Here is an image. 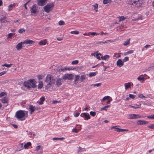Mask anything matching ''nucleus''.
<instances>
[{
  "label": "nucleus",
  "mask_w": 154,
  "mask_h": 154,
  "mask_svg": "<svg viewBox=\"0 0 154 154\" xmlns=\"http://www.w3.org/2000/svg\"><path fill=\"white\" fill-rule=\"evenodd\" d=\"M26 113L27 114L28 113V112L22 110H20L17 111L16 112L15 116L17 119H20V120H23L24 119H21L24 117Z\"/></svg>",
  "instance_id": "f257e3e1"
},
{
  "label": "nucleus",
  "mask_w": 154,
  "mask_h": 154,
  "mask_svg": "<svg viewBox=\"0 0 154 154\" xmlns=\"http://www.w3.org/2000/svg\"><path fill=\"white\" fill-rule=\"evenodd\" d=\"M55 81V78L50 74L47 75L45 79V82L47 83L54 84Z\"/></svg>",
  "instance_id": "f03ea898"
},
{
  "label": "nucleus",
  "mask_w": 154,
  "mask_h": 154,
  "mask_svg": "<svg viewBox=\"0 0 154 154\" xmlns=\"http://www.w3.org/2000/svg\"><path fill=\"white\" fill-rule=\"evenodd\" d=\"M125 2L130 5H133L134 6H136L137 5V7L140 5V1L139 0L135 1L134 0H125Z\"/></svg>",
  "instance_id": "7ed1b4c3"
},
{
  "label": "nucleus",
  "mask_w": 154,
  "mask_h": 154,
  "mask_svg": "<svg viewBox=\"0 0 154 154\" xmlns=\"http://www.w3.org/2000/svg\"><path fill=\"white\" fill-rule=\"evenodd\" d=\"M54 6V4L53 3L48 4L44 7V9L45 12L49 13L52 10Z\"/></svg>",
  "instance_id": "20e7f679"
},
{
  "label": "nucleus",
  "mask_w": 154,
  "mask_h": 154,
  "mask_svg": "<svg viewBox=\"0 0 154 154\" xmlns=\"http://www.w3.org/2000/svg\"><path fill=\"white\" fill-rule=\"evenodd\" d=\"M58 72H65L67 70H70L72 69L71 67H63L61 66H59L57 69Z\"/></svg>",
  "instance_id": "39448f33"
},
{
  "label": "nucleus",
  "mask_w": 154,
  "mask_h": 154,
  "mask_svg": "<svg viewBox=\"0 0 154 154\" xmlns=\"http://www.w3.org/2000/svg\"><path fill=\"white\" fill-rule=\"evenodd\" d=\"M73 78V75L72 74H65L63 77V79L65 80H72Z\"/></svg>",
  "instance_id": "423d86ee"
},
{
  "label": "nucleus",
  "mask_w": 154,
  "mask_h": 154,
  "mask_svg": "<svg viewBox=\"0 0 154 154\" xmlns=\"http://www.w3.org/2000/svg\"><path fill=\"white\" fill-rule=\"evenodd\" d=\"M48 0H37V3L39 6H42L45 5Z\"/></svg>",
  "instance_id": "0eeeda50"
},
{
  "label": "nucleus",
  "mask_w": 154,
  "mask_h": 154,
  "mask_svg": "<svg viewBox=\"0 0 154 154\" xmlns=\"http://www.w3.org/2000/svg\"><path fill=\"white\" fill-rule=\"evenodd\" d=\"M30 83V86L33 88H35L36 87V85L35 84V81L33 79H30L28 80Z\"/></svg>",
  "instance_id": "6e6552de"
},
{
  "label": "nucleus",
  "mask_w": 154,
  "mask_h": 154,
  "mask_svg": "<svg viewBox=\"0 0 154 154\" xmlns=\"http://www.w3.org/2000/svg\"><path fill=\"white\" fill-rule=\"evenodd\" d=\"M129 119H137L140 118L141 116L138 115L131 114L128 115Z\"/></svg>",
  "instance_id": "1a4fd4ad"
},
{
  "label": "nucleus",
  "mask_w": 154,
  "mask_h": 154,
  "mask_svg": "<svg viewBox=\"0 0 154 154\" xmlns=\"http://www.w3.org/2000/svg\"><path fill=\"white\" fill-rule=\"evenodd\" d=\"M80 116L82 117H85V120H88L90 119V115L88 113H82L81 114Z\"/></svg>",
  "instance_id": "9d476101"
},
{
  "label": "nucleus",
  "mask_w": 154,
  "mask_h": 154,
  "mask_svg": "<svg viewBox=\"0 0 154 154\" xmlns=\"http://www.w3.org/2000/svg\"><path fill=\"white\" fill-rule=\"evenodd\" d=\"M114 128L115 129V131L117 132H121L124 131H128V129H120L117 128V126H113L111 128V129Z\"/></svg>",
  "instance_id": "9b49d317"
},
{
  "label": "nucleus",
  "mask_w": 154,
  "mask_h": 154,
  "mask_svg": "<svg viewBox=\"0 0 154 154\" xmlns=\"http://www.w3.org/2000/svg\"><path fill=\"white\" fill-rule=\"evenodd\" d=\"M29 109L30 110V112L29 113L30 114H32V113L35 111L36 109H38V108L35 107V106H33L32 105H30L29 106Z\"/></svg>",
  "instance_id": "f8f14e48"
},
{
  "label": "nucleus",
  "mask_w": 154,
  "mask_h": 154,
  "mask_svg": "<svg viewBox=\"0 0 154 154\" xmlns=\"http://www.w3.org/2000/svg\"><path fill=\"white\" fill-rule=\"evenodd\" d=\"M30 11L32 13L34 14H35L38 11V10H37L36 8V6L35 5H33L31 8Z\"/></svg>",
  "instance_id": "ddd939ff"
},
{
  "label": "nucleus",
  "mask_w": 154,
  "mask_h": 154,
  "mask_svg": "<svg viewBox=\"0 0 154 154\" xmlns=\"http://www.w3.org/2000/svg\"><path fill=\"white\" fill-rule=\"evenodd\" d=\"M62 81L63 80L62 79L60 78H57L56 81V85L57 86H59L62 85Z\"/></svg>",
  "instance_id": "4468645a"
},
{
  "label": "nucleus",
  "mask_w": 154,
  "mask_h": 154,
  "mask_svg": "<svg viewBox=\"0 0 154 154\" xmlns=\"http://www.w3.org/2000/svg\"><path fill=\"white\" fill-rule=\"evenodd\" d=\"M116 65L119 67L122 66L124 65L123 61H122L121 59H119L117 61Z\"/></svg>",
  "instance_id": "2eb2a0df"
},
{
  "label": "nucleus",
  "mask_w": 154,
  "mask_h": 154,
  "mask_svg": "<svg viewBox=\"0 0 154 154\" xmlns=\"http://www.w3.org/2000/svg\"><path fill=\"white\" fill-rule=\"evenodd\" d=\"M34 43V42L32 40H30L29 39H27L23 41V43L25 44H32Z\"/></svg>",
  "instance_id": "dca6fc26"
},
{
  "label": "nucleus",
  "mask_w": 154,
  "mask_h": 154,
  "mask_svg": "<svg viewBox=\"0 0 154 154\" xmlns=\"http://www.w3.org/2000/svg\"><path fill=\"white\" fill-rule=\"evenodd\" d=\"M7 18L6 16H3L1 17L0 18V21L2 23H5L7 22H9V21H7Z\"/></svg>",
  "instance_id": "f3484780"
},
{
  "label": "nucleus",
  "mask_w": 154,
  "mask_h": 154,
  "mask_svg": "<svg viewBox=\"0 0 154 154\" xmlns=\"http://www.w3.org/2000/svg\"><path fill=\"white\" fill-rule=\"evenodd\" d=\"M148 122L145 120H139L137 122L138 125H145L148 123Z\"/></svg>",
  "instance_id": "a211bd4d"
},
{
  "label": "nucleus",
  "mask_w": 154,
  "mask_h": 154,
  "mask_svg": "<svg viewBox=\"0 0 154 154\" xmlns=\"http://www.w3.org/2000/svg\"><path fill=\"white\" fill-rule=\"evenodd\" d=\"M23 85L26 88L28 89H29L31 88V87L30 86V83L29 82H25L23 83Z\"/></svg>",
  "instance_id": "6ab92c4d"
},
{
  "label": "nucleus",
  "mask_w": 154,
  "mask_h": 154,
  "mask_svg": "<svg viewBox=\"0 0 154 154\" xmlns=\"http://www.w3.org/2000/svg\"><path fill=\"white\" fill-rule=\"evenodd\" d=\"M53 84H50L49 83H47L46 85L45 86V88L47 90H49V91H51V88L52 87V85Z\"/></svg>",
  "instance_id": "aec40b11"
},
{
  "label": "nucleus",
  "mask_w": 154,
  "mask_h": 154,
  "mask_svg": "<svg viewBox=\"0 0 154 154\" xmlns=\"http://www.w3.org/2000/svg\"><path fill=\"white\" fill-rule=\"evenodd\" d=\"M2 103H8V97H5L1 100Z\"/></svg>",
  "instance_id": "412c9836"
},
{
  "label": "nucleus",
  "mask_w": 154,
  "mask_h": 154,
  "mask_svg": "<svg viewBox=\"0 0 154 154\" xmlns=\"http://www.w3.org/2000/svg\"><path fill=\"white\" fill-rule=\"evenodd\" d=\"M47 42L46 41V39L40 41L39 42V44L40 45H44L46 44Z\"/></svg>",
  "instance_id": "4be33fe9"
},
{
  "label": "nucleus",
  "mask_w": 154,
  "mask_h": 154,
  "mask_svg": "<svg viewBox=\"0 0 154 154\" xmlns=\"http://www.w3.org/2000/svg\"><path fill=\"white\" fill-rule=\"evenodd\" d=\"M79 149L77 151V153H79V152H82L85 151V148H82L81 147H79Z\"/></svg>",
  "instance_id": "5701e85b"
},
{
  "label": "nucleus",
  "mask_w": 154,
  "mask_h": 154,
  "mask_svg": "<svg viewBox=\"0 0 154 154\" xmlns=\"http://www.w3.org/2000/svg\"><path fill=\"white\" fill-rule=\"evenodd\" d=\"M81 129H82V128H81V127L79 128V129L76 128H73L72 130V131L73 132H75L76 133H78V132L79 131H80Z\"/></svg>",
  "instance_id": "b1692460"
},
{
  "label": "nucleus",
  "mask_w": 154,
  "mask_h": 154,
  "mask_svg": "<svg viewBox=\"0 0 154 154\" xmlns=\"http://www.w3.org/2000/svg\"><path fill=\"white\" fill-rule=\"evenodd\" d=\"M31 145V143L30 142H28L24 146V147L25 148H27L28 147Z\"/></svg>",
  "instance_id": "393cba45"
},
{
  "label": "nucleus",
  "mask_w": 154,
  "mask_h": 154,
  "mask_svg": "<svg viewBox=\"0 0 154 154\" xmlns=\"http://www.w3.org/2000/svg\"><path fill=\"white\" fill-rule=\"evenodd\" d=\"M39 84L38 85V89H41L43 87V83L42 81H40L38 82Z\"/></svg>",
  "instance_id": "a878e982"
},
{
  "label": "nucleus",
  "mask_w": 154,
  "mask_h": 154,
  "mask_svg": "<svg viewBox=\"0 0 154 154\" xmlns=\"http://www.w3.org/2000/svg\"><path fill=\"white\" fill-rule=\"evenodd\" d=\"M125 89L127 90L128 88L129 87H130L131 85V84L129 82H128L127 83H125Z\"/></svg>",
  "instance_id": "bb28decb"
},
{
  "label": "nucleus",
  "mask_w": 154,
  "mask_h": 154,
  "mask_svg": "<svg viewBox=\"0 0 154 154\" xmlns=\"http://www.w3.org/2000/svg\"><path fill=\"white\" fill-rule=\"evenodd\" d=\"M97 73V72H91L89 74V76L90 77L94 76Z\"/></svg>",
  "instance_id": "cd10ccee"
},
{
  "label": "nucleus",
  "mask_w": 154,
  "mask_h": 154,
  "mask_svg": "<svg viewBox=\"0 0 154 154\" xmlns=\"http://www.w3.org/2000/svg\"><path fill=\"white\" fill-rule=\"evenodd\" d=\"M85 76L84 75H81L80 79V81L82 82V81L85 80Z\"/></svg>",
  "instance_id": "c85d7f7f"
},
{
  "label": "nucleus",
  "mask_w": 154,
  "mask_h": 154,
  "mask_svg": "<svg viewBox=\"0 0 154 154\" xmlns=\"http://www.w3.org/2000/svg\"><path fill=\"white\" fill-rule=\"evenodd\" d=\"M23 43L22 42L20 43L16 46V48H21L22 47V45Z\"/></svg>",
  "instance_id": "c756f323"
},
{
  "label": "nucleus",
  "mask_w": 154,
  "mask_h": 154,
  "mask_svg": "<svg viewBox=\"0 0 154 154\" xmlns=\"http://www.w3.org/2000/svg\"><path fill=\"white\" fill-rule=\"evenodd\" d=\"M112 0H106V6L109 5L108 4H110L112 5L113 4H112Z\"/></svg>",
  "instance_id": "7c9ffc66"
},
{
  "label": "nucleus",
  "mask_w": 154,
  "mask_h": 154,
  "mask_svg": "<svg viewBox=\"0 0 154 154\" xmlns=\"http://www.w3.org/2000/svg\"><path fill=\"white\" fill-rule=\"evenodd\" d=\"M130 39L129 38L128 39L127 41L125 42L123 44L124 45H128L130 43Z\"/></svg>",
  "instance_id": "2f4dec72"
},
{
  "label": "nucleus",
  "mask_w": 154,
  "mask_h": 154,
  "mask_svg": "<svg viewBox=\"0 0 154 154\" xmlns=\"http://www.w3.org/2000/svg\"><path fill=\"white\" fill-rule=\"evenodd\" d=\"M12 65V64H7L6 63H5L3 65H2V66H6L7 67H11Z\"/></svg>",
  "instance_id": "473e14b6"
},
{
  "label": "nucleus",
  "mask_w": 154,
  "mask_h": 154,
  "mask_svg": "<svg viewBox=\"0 0 154 154\" xmlns=\"http://www.w3.org/2000/svg\"><path fill=\"white\" fill-rule=\"evenodd\" d=\"M37 77L38 79L39 80H40L43 79L44 78V76L43 75H38L37 76Z\"/></svg>",
  "instance_id": "72a5a7b5"
},
{
  "label": "nucleus",
  "mask_w": 154,
  "mask_h": 154,
  "mask_svg": "<svg viewBox=\"0 0 154 154\" xmlns=\"http://www.w3.org/2000/svg\"><path fill=\"white\" fill-rule=\"evenodd\" d=\"M26 31L25 29H24V28H21L20 29H19L18 32L19 33H23V32H24Z\"/></svg>",
  "instance_id": "f704fd0d"
},
{
  "label": "nucleus",
  "mask_w": 154,
  "mask_h": 154,
  "mask_svg": "<svg viewBox=\"0 0 154 154\" xmlns=\"http://www.w3.org/2000/svg\"><path fill=\"white\" fill-rule=\"evenodd\" d=\"M79 75H77L75 76V77L74 79V81L75 82H76L77 81H78L79 79Z\"/></svg>",
  "instance_id": "c9c22d12"
},
{
  "label": "nucleus",
  "mask_w": 154,
  "mask_h": 154,
  "mask_svg": "<svg viewBox=\"0 0 154 154\" xmlns=\"http://www.w3.org/2000/svg\"><path fill=\"white\" fill-rule=\"evenodd\" d=\"M121 53H116L115 54V55L113 56V57H119L121 56Z\"/></svg>",
  "instance_id": "e433bc0d"
},
{
  "label": "nucleus",
  "mask_w": 154,
  "mask_h": 154,
  "mask_svg": "<svg viewBox=\"0 0 154 154\" xmlns=\"http://www.w3.org/2000/svg\"><path fill=\"white\" fill-rule=\"evenodd\" d=\"M96 56L97 57V59H98L99 60L100 59V58L101 57L102 58V56L101 55V54H97L96 55Z\"/></svg>",
  "instance_id": "4c0bfd02"
},
{
  "label": "nucleus",
  "mask_w": 154,
  "mask_h": 154,
  "mask_svg": "<svg viewBox=\"0 0 154 154\" xmlns=\"http://www.w3.org/2000/svg\"><path fill=\"white\" fill-rule=\"evenodd\" d=\"M78 63L79 61L78 60H76L72 61L71 63L72 65H76Z\"/></svg>",
  "instance_id": "58836bf2"
},
{
  "label": "nucleus",
  "mask_w": 154,
  "mask_h": 154,
  "mask_svg": "<svg viewBox=\"0 0 154 154\" xmlns=\"http://www.w3.org/2000/svg\"><path fill=\"white\" fill-rule=\"evenodd\" d=\"M72 34H75V35L78 34L79 33V32L78 31L75 30L74 31H71L70 32Z\"/></svg>",
  "instance_id": "ea45409f"
},
{
  "label": "nucleus",
  "mask_w": 154,
  "mask_h": 154,
  "mask_svg": "<svg viewBox=\"0 0 154 154\" xmlns=\"http://www.w3.org/2000/svg\"><path fill=\"white\" fill-rule=\"evenodd\" d=\"M90 113L91 115L93 117L95 116L96 115V113L95 112L91 111L90 112Z\"/></svg>",
  "instance_id": "a19ab883"
},
{
  "label": "nucleus",
  "mask_w": 154,
  "mask_h": 154,
  "mask_svg": "<svg viewBox=\"0 0 154 154\" xmlns=\"http://www.w3.org/2000/svg\"><path fill=\"white\" fill-rule=\"evenodd\" d=\"M137 79L139 81H144L145 79V78L143 77H140V76L138 77L137 78Z\"/></svg>",
  "instance_id": "79ce46f5"
},
{
  "label": "nucleus",
  "mask_w": 154,
  "mask_h": 154,
  "mask_svg": "<svg viewBox=\"0 0 154 154\" xmlns=\"http://www.w3.org/2000/svg\"><path fill=\"white\" fill-rule=\"evenodd\" d=\"M64 24H65V22L62 20H60V21H59V25L61 26V25H64Z\"/></svg>",
  "instance_id": "37998d69"
},
{
  "label": "nucleus",
  "mask_w": 154,
  "mask_h": 154,
  "mask_svg": "<svg viewBox=\"0 0 154 154\" xmlns=\"http://www.w3.org/2000/svg\"><path fill=\"white\" fill-rule=\"evenodd\" d=\"M7 94L5 92H2L0 93L1 97H2L6 95Z\"/></svg>",
  "instance_id": "c03bdc74"
},
{
  "label": "nucleus",
  "mask_w": 154,
  "mask_h": 154,
  "mask_svg": "<svg viewBox=\"0 0 154 154\" xmlns=\"http://www.w3.org/2000/svg\"><path fill=\"white\" fill-rule=\"evenodd\" d=\"M14 6V4L13 5L11 4V5H9L8 6L9 8L8 9V10L9 11H10L12 9L11 8L13 7Z\"/></svg>",
  "instance_id": "a18cd8bd"
},
{
  "label": "nucleus",
  "mask_w": 154,
  "mask_h": 154,
  "mask_svg": "<svg viewBox=\"0 0 154 154\" xmlns=\"http://www.w3.org/2000/svg\"><path fill=\"white\" fill-rule=\"evenodd\" d=\"M148 127L151 129H154V124H151L148 126Z\"/></svg>",
  "instance_id": "49530a36"
},
{
  "label": "nucleus",
  "mask_w": 154,
  "mask_h": 154,
  "mask_svg": "<svg viewBox=\"0 0 154 154\" xmlns=\"http://www.w3.org/2000/svg\"><path fill=\"white\" fill-rule=\"evenodd\" d=\"M89 33H90L91 35H97L99 34V33H96L94 32H90Z\"/></svg>",
  "instance_id": "de8ad7c7"
},
{
  "label": "nucleus",
  "mask_w": 154,
  "mask_h": 154,
  "mask_svg": "<svg viewBox=\"0 0 154 154\" xmlns=\"http://www.w3.org/2000/svg\"><path fill=\"white\" fill-rule=\"evenodd\" d=\"M129 97L131 98L134 99L136 97V95H134L132 94H129Z\"/></svg>",
  "instance_id": "09e8293b"
},
{
  "label": "nucleus",
  "mask_w": 154,
  "mask_h": 154,
  "mask_svg": "<svg viewBox=\"0 0 154 154\" xmlns=\"http://www.w3.org/2000/svg\"><path fill=\"white\" fill-rule=\"evenodd\" d=\"M93 6L94 7V9H95L97 8L98 7V5L97 4H95Z\"/></svg>",
  "instance_id": "8fccbe9b"
},
{
  "label": "nucleus",
  "mask_w": 154,
  "mask_h": 154,
  "mask_svg": "<svg viewBox=\"0 0 154 154\" xmlns=\"http://www.w3.org/2000/svg\"><path fill=\"white\" fill-rule=\"evenodd\" d=\"M125 19V17L123 16H121L119 17V22L122 21Z\"/></svg>",
  "instance_id": "3c124183"
},
{
  "label": "nucleus",
  "mask_w": 154,
  "mask_h": 154,
  "mask_svg": "<svg viewBox=\"0 0 154 154\" xmlns=\"http://www.w3.org/2000/svg\"><path fill=\"white\" fill-rule=\"evenodd\" d=\"M153 45H145V48H148L149 47V48H152V46Z\"/></svg>",
  "instance_id": "603ef678"
},
{
  "label": "nucleus",
  "mask_w": 154,
  "mask_h": 154,
  "mask_svg": "<svg viewBox=\"0 0 154 154\" xmlns=\"http://www.w3.org/2000/svg\"><path fill=\"white\" fill-rule=\"evenodd\" d=\"M129 59V58L128 57H125L123 60V62H125L127 61Z\"/></svg>",
  "instance_id": "864d4df0"
},
{
  "label": "nucleus",
  "mask_w": 154,
  "mask_h": 154,
  "mask_svg": "<svg viewBox=\"0 0 154 154\" xmlns=\"http://www.w3.org/2000/svg\"><path fill=\"white\" fill-rule=\"evenodd\" d=\"M147 118L149 119H154V115H152L149 116H148Z\"/></svg>",
  "instance_id": "5fc2aeb1"
},
{
  "label": "nucleus",
  "mask_w": 154,
  "mask_h": 154,
  "mask_svg": "<svg viewBox=\"0 0 154 154\" xmlns=\"http://www.w3.org/2000/svg\"><path fill=\"white\" fill-rule=\"evenodd\" d=\"M138 97L141 98L146 97L145 96H143L142 94H140V95H139Z\"/></svg>",
  "instance_id": "6e6d98bb"
},
{
  "label": "nucleus",
  "mask_w": 154,
  "mask_h": 154,
  "mask_svg": "<svg viewBox=\"0 0 154 154\" xmlns=\"http://www.w3.org/2000/svg\"><path fill=\"white\" fill-rule=\"evenodd\" d=\"M14 34L12 33H10L8 35V38H11L13 36Z\"/></svg>",
  "instance_id": "4d7b16f0"
},
{
  "label": "nucleus",
  "mask_w": 154,
  "mask_h": 154,
  "mask_svg": "<svg viewBox=\"0 0 154 154\" xmlns=\"http://www.w3.org/2000/svg\"><path fill=\"white\" fill-rule=\"evenodd\" d=\"M41 146H38L36 147V149L35 151H38L39 149H40Z\"/></svg>",
  "instance_id": "13d9d810"
},
{
  "label": "nucleus",
  "mask_w": 154,
  "mask_h": 154,
  "mask_svg": "<svg viewBox=\"0 0 154 154\" xmlns=\"http://www.w3.org/2000/svg\"><path fill=\"white\" fill-rule=\"evenodd\" d=\"M101 85V83H97V84H95L92 85H91V86L94 85V86H100Z\"/></svg>",
  "instance_id": "bf43d9fd"
},
{
  "label": "nucleus",
  "mask_w": 154,
  "mask_h": 154,
  "mask_svg": "<svg viewBox=\"0 0 154 154\" xmlns=\"http://www.w3.org/2000/svg\"><path fill=\"white\" fill-rule=\"evenodd\" d=\"M133 51H134L133 50H131L127 52L126 53V54H131V53H133Z\"/></svg>",
  "instance_id": "052dcab7"
},
{
  "label": "nucleus",
  "mask_w": 154,
  "mask_h": 154,
  "mask_svg": "<svg viewBox=\"0 0 154 154\" xmlns=\"http://www.w3.org/2000/svg\"><path fill=\"white\" fill-rule=\"evenodd\" d=\"M100 111H102L103 110L106 111V106H105L104 107L101 108L100 109Z\"/></svg>",
  "instance_id": "680f3d73"
},
{
  "label": "nucleus",
  "mask_w": 154,
  "mask_h": 154,
  "mask_svg": "<svg viewBox=\"0 0 154 154\" xmlns=\"http://www.w3.org/2000/svg\"><path fill=\"white\" fill-rule=\"evenodd\" d=\"M40 100H41V101L43 102L45 100V98L44 97H42L40 98Z\"/></svg>",
  "instance_id": "e2e57ef3"
},
{
  "label": "nucleus",
  "mask_w": 154,
  "mask_h": 154,
  "mask_svg": "<svg viewBox=\"0 0 154 154\" xmlns=\"http://www.w3.org/2000/svg\"><path fill=\"white\" fill-rule=\"evenodd\" d=\"M112 100H110V99H107L106 100V104H109L110 101H112Z\"/></svg>",
  "instance_id": "0e129e2a"
},
{
  "label": "nucleus",
  "mask_w": 154,
  "mask_h": 154,
  "mask_svg": "<svg viewBox=\"0 0 154 154\" xmlns=\"http://www.w3.org/2000/svg\"><path fill=\"white\" fill-rule=\"evenodd\" d=\"M112 142L111 141H108L107 143H106V145L109 146L112 144Z\"/></svg>",
  "instance_id": "69168bd1"
},
{
  "label": "nucleus",
  "mask_w": 154,
  "mask_h": 154,
  "mask_svg": "<svg viewBox=\"0 0 154 154\" xmlns=\"http://www.w3.org/2000/svg\"><path fill=\"white\" fill-rule=\"evenodd\" d=\"M79 114H80L79 113L77 112L75 114L74 116L75 117H77L79 116Z\"/></svg>",
  "instance_id": "338daca9"
},
{
  "label": "nucleus",
  "mask_w": 154,
  "mask_h": 154,
  "mask_svg": "<svg viewBox=\"0 0 154 154\" xmlns=\"http://www.w3.org/2000/svg\"><path fill=\"white\" fill-rule=\"evenodd\" d=\"M52 102H53V103L56 104L58 103H60V102L59 101L54 100Z\"/></svg>",
  "instance_id": "774afa93"
}]
</instances>
